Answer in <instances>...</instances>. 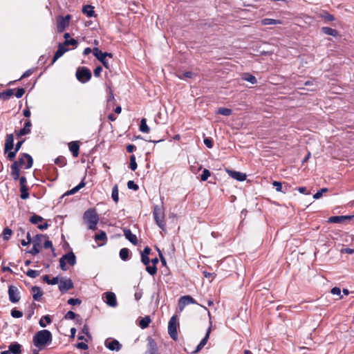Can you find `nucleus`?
<instances>
[{
	"instance_id": "obj_1",
	"label": "nucleus",
	"mask_w": 354,
	"mask_h": 354,
	"mask_svg": "<svg viewBox=\"0 0 354 354\" xmlns=\"http://www.w3.org/2000/svg\"><path fill=\"white\" fill-rule=\"evenodd\" d=\"M53 339L51 333L46 329L37 332L32 338V342L35 346L39 349L44 348L46 345L51 343Z\"/></svg>"
},
{
	"instance_id": "obj_2",
	"label": "nucleus",
	"mask_w": 354,
	"mask_h": 354,
	"mask_svg": "<svg viewBox=\"0 0 354 354\" xmlns=\"http://www.w3.org/2000/svg\"><path fill=\"white\" fill-rule=\"evenodd\" d=\"M83 218L89 230H95L99 221V216L95 209L91 208L84 213Z\"/></svg>"
},
{
	"instance_id": "obj_3",
	"label": "nucleus",
	"mask_w": 354,
	"mask_h": 354,
	"mask_svg": "<svg viewBox=\"0 0 354 354\" xmlns=\"http://www.w3.org/2000/svg\"><path fill=\"white\" fill-rule=\"evenodd\" d=\"M14 146V136L12 134H8L6 136V142H5V153L8 152V158L9 160H12L15 156L17 151L14 150L13 151H10V150L13 148Z\"/></svg>"
},
{
	"instance_id": "obj_4",
	"label": "nucleus",
	"mask_w": 354,
	"mask_h": 354,
	"mask_svg": "<svg viewBox=\"0 0 354 354\" xmlns=\"http://www.w3.org/2000/svg\"><path fill=\"white\" fill-rule=\"evenodd\" d=\"M76 77L80 82L86 83L91 80V73L86 67H79L76 71Z\"/></svg>"
},
{
	"instance_id": "obj_5",
	"label": "nucleus",
	"mask_w": 354,
	"mask_h": 354,
	"mask_svg": "<svg viewBox=\"0 0 354 354\" xmlns=\"http://www.w3.org/2000/svg\"><path fill=\"white\" fill-rule=\"evenodd\" d=\"M153 215L156 224L162 230L165 229V222L164 221V214L160 207L155 206L153 211Z\"/></svg>"
},
{
	"instance_id": "obj_6",
	"label": "nucleus",
	"mask_w": 354,
	"mask_h": 354,
	"mask_svg": "<svg viewBox=\"0 0 354 354\" xmlns=\"http://www.w3.org/2000/svg\"><path fill=\"white\" fill-rule=\"evenodd\" d=\"M9 301L12 303L15 304L19 301L21 297H20V292L17 287L10 285L8 286V290Z\"/></svg>"
},
{
	"instance_id": "obj_7",
	"label": "nucleus",
	"mask_w": 354,
	"mask_h": 354,
	"mask_svg": "<svg viewBox=\"0 0 354 354\" xmlns=\"http://www.w3.org/2000/svg\"><path fill=\"white\" fill-rule=\"evenodd\" d=\"M168 333L170 337L174 339H177V327H176V319L175 316L171 317L168 324Z\"/></svg>"
},
{
	"instance_id": "obj_8",
	"label": "nucleus",
	"mask_w": 354,
	"mask_h": 354,
	"mask_svg": "<svg viewBox=\"0 0 354 354\" xmlns=\"http://www.w3.org/2000/svg\"><path fill=\"white\" fill-rule=\"evenodd\" d=\"M104 346L110 351H119L122 348V344L115 339L108 338L104 342Z\"/></svg>"
},
{
	"instance_id": "obj_9",
	"label": "nucleus",
	"mask_w": 354,
	"mask_h": 354,
	"mask_svg": "<svg viewBox=\"0 0 354 354\" xmlns=\"http://www.w3.org/2000/svg\"><path fill=\"white\" fill-rule=\"evenodd\" d=\"M46 236L42 234H37L33 239V245L31 250L29 252L33 255L37 254L39 252L41 248V241L42 238H45Z\"/></svg>"
},
{
	"instance_id": "obj_10",
	"label": "nucleus",
	"mask_w": 354,
	"mask_h": 354,
	"mask_svg": "<svg viewBox=\"0 0 354 354\" xmlns=\"http://www.w3.org/2000/svg\"><path fill=\"white\" fill-rule=\"evenodd\" d=\"M24 158L27 160V164L26 165V169H28L32 167L33 160L32 156L28 153H23L21 157H19L18 160L15 161L14 162H17V166L19 167L23 165L25 162Z\"/></svg>"
},
{
	"instance_id": "obj_11",
	"label": "nucleus",
	"mask_w": 354,
	"mask_h": 354,
	"mask_svg": "<svg viewBox=\"0 0 354 354\" xmlns=\"http://www.w3.org/2000/svg\"><path fill=\"white\" fill-rule=\"evenodd\" d=\"M71 19V15H67L64 17H60L57 21V29L59 32H62L65 28L68 26Z\"/></svg>"
},
{
	"instance_id": "obj_12",
	"label": "nucleus",
	"mask_w": 354,
	"mask_h": 354,
	"mask_svg": "<svg viewBox=\"0 0 354 354\" xmlns=\"http://www.w3.org/2000/svg\"><path fill=\"white\" fill-rule=\"evenodd\" d=\"M103 298H105V302L108 306L113 308L118 306L116 296L114 292H106L103 294Z\"/></svg>"
},
{
	"instance_id": "obj_13",
	"label": "nucleus",
	"mask_w": 354,
	"mask_h": 354,
	"mask_svg": "<svg viewBox=\"0 0 354 354\" xmlns=\"http://www.w3.org/2000/svg\"><path fill=\"white\" fill-rule=\"evenodd\" d=\"M144 354H158L157 344L151 337H147V349Z\"/></svg>"
},
{
	"instance_id": "obj_14",
	"label": "nucleus",
	"mask_w": 354,
	"mask_h": 354,
	"mask_svg": "<svg viewBox=\"0 0 354 354\" xmlns=\"http://www.w3.org/2000/svg\"><path fill=\"white\" fill-rule=\"evenodd\" d=\"M73 288V283L71 279H62L59 282V290L61 292L65 293Z\"/></svg>"
},
{
	"instance_id": "obj_15",
	"label": "nucleus",
	"mask_w": 354,
	"mask_h": 354,
	"mask_svg": "<svg viewBox=\"0 0 354 354\" xmlns=\"http://www.w3.org/2000/svg\"><path fill=\"white\" fill-rule=\"evenodd\" d=\"M93 55L100 62H102V64H103V66L106 68H109V63L108 62L106 61V57L105 55H104V53L100 50H99L98 48L97 47H95L93 48Z\"/></svg>"
},
{
	"instance_id": "obj_16",
	"label": "nucleus",
	"mask_w": 354,
	"mask_h": 354,
	"mask_svg": "<svg viewBox=\"0 0 354 354\" xmlns=\"http://www.w3.org/2000/svg\"><path fill=\"white\" fill-rule=\"evenodd\" d=\"M190 304H196V302L191 296L186 295L180 298L178 306L180 310H182L185 306Z\"/></svg>"
},
{
	"instance_id": "obj_17",
	"label": "nucleus",
	"mask_w": 354,
	"mask_h": 354,
	"mask_svg": "<svg viewBox=\"0 0 354 354\" xmlns=\"http://www.w3.org/2000/svg\"><path fill=\"white\" fill-rule=\"evenodd\" d=\"M68 49L63 44H59L58 49L55 53L51 64H53L59 57H61Z\"/></svg>"
},
{
	"instance_id": "obj_18",
	"label": "nucleus",
	"mask_w": 354,
	"mask_h": 354,
	"mask_svg": "<svg viewBox=\"0 0 354 354\" xmlns=\"http://www.w3.org/2000/svg\"><path fill=\"white\" fill-rule=\"evenodd\" d=\"M210 333H211V326H209L208 328V329L207 330L206 334H205V337L201 339V341L200 342V343L197 346L196 348L193 352L194 353H198V351H200L204 347V346L207 342V340H208V339L209 337Z\"/></svg>"
},
{
	"instance_id": "obj_19",
	"label": "nucleus",
	"mask_w": 354,
	"mask_h": 354,
	"mask_svg": "<svg viewBox=\"0 0 354 354\" xmlns=\"http://www.w3.org/2000/svg\"><path fill=\"white\" fill-rule=\"evenodd\" d=\"M229 175L234 179L239 181H244L246 179V174L240 171L227 170Z\"/></svg>"
},
{
	"instance_id": "obj_20",
	"label": "nucleus",
	"mask_w": 354,
	"mask_h": 354,
	"mask_svg": "<svg viewBox=\"0 0 354 354\" xmlns=\"http://www.w3.org/2000/svg\"><path fill=\"white\" fill-rule=\"evenodd\" d=\"M31 127H32V123H31L30 120H26L24 124V128L20 129L19 131V132L17 133V136L18 137H20V136H25V135L30 133L31 131V129H30Z\"/></svg>"
},
{
	"instance_id": "obj_21",
	"label": "nucleus",
	"mask_w": 354,
	"mask_h": 354,
	"mask_svg": "<svg viewBox=\"0 0 354 354\" xmlns=\"http://www.w3.org/2000/svg\"><path fill=\"white\" fill-rule=\"evenodd\" d=\"M123 232L124 235L127 240L135 245L138 244L137 236L133 234L129 229H124Z\"/></svg>"
},
{
	"instance_id": "obj_22",
	"label": "nucleus",
	"mask_w": 354,
	"mask_h": 354,
	"mask_svg": "<svg viewBox=\"0 0 354 354\" xmlns=\"http://www.w3.org/2000/svg\"><path fill=\"white\" fill-rule=\"evenodd\" d=\"M10 174L15 180H19L20 176V169L17 166V162H13L10 166Z\"/></svg>"
},
{
	"instance_id": "obj_23",
	"label": "nucleus",
	"mask_w": 354,
	"mask_h": 354,
	"mask_svg": "<svg viewBox=\"0 0 354 354\" xmlns=\"http://www.w3.org/2000/svg\"><path fill=\"white\" fill-rule=\"evenodd\" d=\"M31 291L32 292V298L35 301H39L43 295V292L41 288L38 286H32L31 288Z\"/></svg>"
},
{
	"instance_id": "obj_24",
	"label": "nucleus",
	"mask_w": 354,
	"mask_h": 354,
	"mask_svg": "<svg viewBox=\"0 0 354 354\" xmlns=\"http://www.w3.org/2000/svg\"><path fill=\"white\" fill-rule=\"evenodd\" d=\"M70 151L72 153L73 156L76 158L79 155L80 146L76 141H72L68 144Z\"/></svg>"
},
{
	"instance_id": "obj_25",
	"label": "nucleus",
	"mask_w": 354,
	"mask_h": 354,
	"mask_svg": "<svg viewBox=\"0 0 354 354\" xmlns=\"http://www.w3.org/2000/svg\"><path fill=\"white\" fill-rule=\"evenodd\" d=\"M349 216H334L329 217L328 222L331 223H339L346 220L351 219Z\"/></svg>"
},
{
	"instance_id": "obj_26",
	"label": "nucleus",
	"mask_w": 354,
	"mask_h": 354,
	"mask_svg": "<svg viewBox=\"0 0 354 354\" xmlns=\"http://www.w3.org/2000/svg\"><path fill=\"white\" fill-rule=\"evenodd\" d=\"M21 346L17 342H13L8 346L10 353L12 354H21Z\"/></svg>"
},
{
	"instance_id": "obj_27",
	"label": "nucleus",
	"mask_w": 354,
	"mask_h": 354,
	"mask_svg": "<svg viewBox=\"0 0 354 354\" xmlns=\"http://www.w3.org/2000/svg\"><path fill=\"white\" fill-rule=\"evenodd\" d=\"M62 257L69 265L73 266L76 263V257L73 252H68Z\"/></svg>"
},
{
	"instance_id": "obj_28",
	"label": "nucleus",
	"mask_w": 354,
	"mask_h": 354,
	"mask_svg": "<svg viewBox=\"0 0 354 354\" xmlns=\"http://www.w3.org/2000/svg\"><path fill=\"white\" fill-rule=\"evenodd\" d=\"M82 11L88 17H92L95 16L94 7L91 5L84 6Z\"/></svg>"
},
{
	"instance_id": "obj_29",
	"label": "nucleus",
	"mask_w": 354,
	"mask_h": 354,
	"mask_svg": "<svg viewBox=\"0 0 354 354\" xmlns=\"http://www.w3.org/2000/svg\"><path fill=\"white\" fill-rule=\"evenodd\" d=\"M106 239H107L106 234L104 231H100V232L99 234H97L95 236V241H102V243L98 244V245H100V246L104 245L106 243Z\"/></svg>"
},
{
	"instance_id": "obj_30",
	"label": "nucleus",
	"mask_w": 354,
	"mask_h": 354,
	"mask_svg": "<svg viewBox=\"0 0 354 354\" xmlns=\"http://www.w3.org/2000/svg\"><path fill=\"white\" fill-rule=\"evenodd\" d=\"M261 25H263V26L277 25V24H281V21L278 19L265 18L261 21Z\"/></svg>"
},
{
	"instance_id": "obj_31",
	"label": "nucleus",
	"mask_w": 354,
	"mask_h": 354,
	"mask_svg": "<svg viewBox=\"0 0 354 354\" xmlns=\"http://www.w3.org/2000/svg\"><path fill=\"white\" fill-rule=\"evenodd\" d=\"M242 79L245 81H247V82L251 83L252 84H255L257 83V80L256 77L254 75H252V74L248 73H243L242 75Z\"/></svg>"
},
{
	"instance_id": "obj_32",
	"label": "nucleus",
	"mask_w": 354,
	"mask_h": 354,
	"mask_svg": "<svg viewBox=\"0 0 354 354\" xmlns=\"http://www.w3.org/2000/svg\"><path fill=\"white\" fill-rule=\"evenodd\" d=\"M129 250L127 248H123L120 250V257L122 261H128L129 259Z\"/></svg>"
},
{
	"instance_id": "obj_33",
	"label": "nucleus",
	"mask_w": 354,
	"mask_h": 354,
	"mask_svg": "<svg viewBox=\"0 0 354 354\" xmlns=\"http://www.w3.org/2000/svg\"><path fill=\"white\" fill-rule=\"evenodd\" d=\"M85 186V183L84 180H82L77 186L68 191L65 195H71L77 192L80 189L83 188Z\"/></svg>"
},
{
	"instance_id": "obj_34",
	"label": "nucleus",
	"mask_w": 354,
	"mask_h": 354,
	"mask_svg": "<svg viewBox=\"0 0 354 354\" xmlns=\"http://www.w3.org/2000/svg\"><path fill=\"white\" fill-rule=\"evenodd\" d=\"M13 95V90L11 88L7 89L0 93V98L3 100H8Z\"/></svg>"
},
{
	"instance_id": "obj_35",
	"label": "nucleus",
	"mask_w": 354,
	"mask_h": 354,
	"mask_svg": "<svg viewBox=\"0 0 354 354\" xmlns=\"http://www.w3.org/2000/svg\"><path fill=\"white\" fill-rule=\"evenodd\" d=\"M140 131L142 133H146L149 132L150 129L148 127V125L147 124L146 118H142L141 120L140 124Z\"/></svg>"
},
{
	"instance_id": "obj_36",
	"label": "nucleus",
	"mask_w": 354,
	"mask_h": 354,
	"mask_svg": "<svg viewBox=\"0 0 354 354\" xmlns=\"http://www.w3.org/2000/svg\"><path fill=\"white\" fill-rule=\"evenodd\" d=\"M322 32L327 35L330 36H337V31L332 28L330 27H323L322 28Z\"/></svg>"
},
{
	"instance_id": "obj_37",
	"label": "nucleus",
	"mask_w": 354,
	"mask_h": 354,
	"mask_svg": "<svg viewBox=\"0 0 354 354\" xmlns=\"http://www.w3.org/2000/svg\"><path fill=\"white\" fill-rule=\"evenodd\" d=\"M151 322V319L149 316H146L140 320L139 325L142 328L148 327Z\"/></svg>"
},
{
	"instance_id": "obj_38",
	"label": "nucleus",
	"mask_w": 354,
	"mask_h": 354,
	"mask_svg": "<svg viewBox=\"0 0 354 354\" xmlns=\"http://www.w3.org/2000/svg\"><path fill=\"white\" fill-rule=\"evenodd\" d=\"M50 322H51V319H50V316L45 315L40 319L39 324L41 327L44 328L46 326V323L50 324Z\"/></svg>"
},
{
	"instance_id": "obj_39",
	"label": "nucleus",
	"mask_w": 354,
	"mask_h": 354,
	"mask_svg": "<svg viewBox=\"0 0 354 354\" xmlns=\"http://www.w3.org/2000/svg\"><path fill=\"white\" fill-rule=\"evenodd\" d=\"M66 159L65 157L60 156L55 159V163L59 167H62L66 165Z\"/></svg>"
},
{
	"instance_id": "obj_40",
	"label": "nucleus",
	"mask_w": 354,
	"mask_h": 354,
	"mask_svg": "<svg viewBox=\"0 0 354 354\" xmlns=\"http://www.w3.org/2000/svg\"><path fill=\"white\" fill-rule=\"evenodd\" d=\"M111 197L115 203L118 202V187L117 185H115L112 189Z\"/></svg>"
},
{
	"instance_id": "obj_41",
	"label": "nucleus",
	"mask_w": 354,
	"mask_h": 354,
	"mask_svg": "<svg viewBox=\"0 0 354 354\" xmlns=\"http://www.w3.org/2000/svg\"><path fill=\"white\" fill-rule=\"evenodd\" d=\"M232 113V111L230 109L227 108H219L218 109L217 113L221 114L222 115L228 116L230 115Z\"/></svg>"
},
{
	"instance_id": "obj_42",
	"label": "nucleus",
	"mask_w": 354,
	"mask_h": 354,
	"mask_svg": "<svg viewBox=\"0 0 354 354\" xmlns=\"http://www.w3.org/2000/svg\"><path fill=\"white\" fill-rule=\"evenodd\" d=\"M28 189L27 187L23 186L22 187H20V192H21L20 197L21 199L26 200L29 198V194H28Z\"/></svg>"
},
{
	"instance_id": "obj_43",
	"label": "nucleus",
	"mask_w": 354,
	"mask_h": 354,
	"mask_svg": "<svg viewBox=\"0 0 354 354\" xmlns=\"http://www.w3.org/2000/svg\"><path fill=\"white\" fill-rule=\"evenodd\" d=\"M147 272L151 276L155 275L157 273V268L156 266H146Z\"/></svg>"
},
{
	"instance_id": "obj_44",
	"label": "nucleus",
	"mask_w": 354,
	"mask_h": 354,
	"mask_svg": "<svg viewBox=\"0 0 354 354\" xmlns=\"http://www.w3.org/2000/svg\"><path fill=\"white\" fill-rule=\"evenodd\" d=\"M12 234V231L11 229L6 227L3 231V240L8 241L10 239L11 235Z\"/></svg>"
},
{
	"instance_id": "obj_45",
	"label": "nucleus",
	"mask_w": 354,
	"mask_h": 354,
	"mask_svg": "<svg viewBox=\"0 0 354 354\" xmlns=\"http://www.w3.org/2000/svg\"><path fill=\"white\" fill-rule=\"evenodd\" d=\"M137 163H136V157L134 155H131L130 156V164H129V168L132 170V171H135L136 169H137Z\"/></svg>"
},
{
	"instance_id": "obj_46",
	"label": "nucleus",
	"mask_w": 354,
	"mask_h": 354,
	"mask_svg": "<svg viewBox=\"0 0 354 354\" xmlns=\"http://www.w3.org/2000/svg\"><path fill=\"white\" fill-rule=\"evenodd\" d=\"M43 220L44 218L41 216L37 214H34L30 218V221L32 224H37L38 223L41 222Z\"/></svg>"
},
{
	"instance_id": "obj_47",
	"label": "nucleus",
	"mask_w": 354,
	"mask_h": 354,
	"mask_svg": "<svg viewBox=\"0 0 354 354\" xmlns=\"http://www.w3.org/2000/svg\"><path fill=\"white\" fill-rule=\"evenodd\" d=\"M39 273H40V272L38 270H34L29 269L26 272V274L30 278H35L39 275Z\"/></svg>"
},
{
	"instance_id": "obj_48",
	"label": "nucleus",
	"mask_w": 354,
	"mask_h": 354,
	"mask_svg": "<svg viewBox=\"0 0 354 354\" xmlns=\"http://www.w3.org/2000/svg\"><path fill=\"white\" fill-rule=\"evenodd\" d=\"M327 192H328V189L326 188H322L320 190H319L318 192H317L313 195V198L315 199V200H317V199L320 198L322 196L324 193H326Z\"/></svg>"
},
{
	"instance_id": "obj_49",
	"label": "nucleus",
	"mask_w": 354,
	"mask_h": 354,
	"mask_svg": "<svg viewBox=\"0 0 354 354\" xmlns=\"http://www.w3.org/2000/svg\"><path fill=\"white\" fill-rule=\"evenodd\" d=\"M210 175H211L210 171L207 169H204L203 171V173L201 176V180L202 181H205L210 176Z\"/></svg>"
},
{
	"instance_id": "obj_50",
	"label": "nucleus",
	"mask_w": 354,
	"mask_h": 354,
	"mask_svg": "<svg viewBox=\"0 0 354 354\" xmlns=\"http://www.w3.org/2000/svg\"><path fill=\"white\" fill-rule=\"evenodd\" d=\"M194 75V73L190 71H186L182 73L181 75H178V77L180 80H183L185 78H192Z\"/></svg>"
},
{
	"instance_id": "obj_51",
	"label": "nucleus",
	"mask_w": 354,
	"mask_h": 354,
	"mask_svg": "<svg viewBox=\"0 0 354 354\" xmlns=\"http://www.w3.org/2000/svg\"><path fill=\"white\" fill-rule=\"evenodd\" d=\"M11 316L15 318H20L23 316V313L14 308L11 310Z\"/></svg>"
},
{
	"instance_id": "obj_52",
	"label": "nucleus",
	"mask_w": 354,
	"mask_h": 354,
	"mask_svg": "<svg viewBox=\"0 0 354 354\" xmlns=\"http://www.w3.org/2000/svg\"><path fill=\"white\" fill-rule=\"evenodd\" d=\"M127 187L129 189H133L134 191H137L139 188L138 185L134 183L133 180H129L127 183Z\"/></svg>"
},
{
	"instance_id": "obj_53",
	"label": "nucleus",
	"mask_w": 354,
	"mask_h": 354,
	"mask_svg": "<svg viewBox=\"0 0 354 354\" xmlns=\"http://www.w3.org/2000/svg\"><path fill=\"white\" fill-rule=\"evenodd\" d=\"M77 315H76L74 312L70 310L66 313V314L64 315V319H74Z\"/></svg>"
},
{
	"instance_id": "obj_54",
	"label": "nucleus",
	"mask_w": 354,
	"mask_h": 354,
	"mask_svg": "<svg viewBox=\"0 0 354 354\" xmlns=\"http://www.w3.org/2000/svg\"><path fill=\"white\" fill-rule=\"evenodd\" d=\"M81 300L79 299H75V298H70L67 303L70 305H77V304H81Z\"/></svg>"
},
{
	"instance_id": "obj_55",
	"label": "nucleus",
	"mask_w": 354,
	"mask_h": 354,
	"mask_svg": "<svg viewBox=\"0 0 354 354\" xmlns=\"http://www.w3.org/2000/svg\"><path fill=\"white\" fill-rule=\"evenodd\" d=\"M272 185L276 188V190L277 192H284L282 190V185H281V183L280 182H279V181H274L272 183Z\"/></svg>"
},
{
	"instance_id": "obj_56",
	"label": "nucleus",
	"mask_w": 354,
	"mask_h": 354,
	"mask_svg": "<svg viewBox=\"0 0 354 354\" xmlns=\"http://www.w3.org/2000/svg\"><path fill=\"white\" fill-rule=\"evenodd\" d=\"M24 93L25 89L24 88H18L15 95L17 98H20L24 95Z\"/></svg>"
},
{
	"instance_id": "obj_57",
	"label": "nucleus",
	"mask_w": 354,
	"mask_h": 354,
	"mask_svg": "<svg viewBox=\"0 0 354 354\" xmlns=\"http://www.w3.org/2000/svg\"><path fill=\"white\" fill-rule=\"evenodd\" d=\"M63 44L66 46H68V45H73V46H75V45H77V40H75V39H66L65 40V41L63 43Z\"/></svg>"
},
{
	"instance_id": "obj_58",
	"label": "nucleus",
	"mask_w": 354,
	"mask_h": 354,
	"mask_svg": "<svg viewBox=\"0 0 354 354\" xmlns=\"http://www.w3.org/2000/svg\"><path fill=\"white\" fill-rule=\"evenodd\" d=\"M204 144L206 145V147L209 149H211L213 147V142H212V140L209 138H205L204 139Z\"/></svg>"
},
{
	"instance_id": "obj_59",
	"label": "nucleus",
	"mask_w": 354,
	"mask_h": 354,
	"mask_svg": "<svg viewBox=\"0 0 354 354\" xmlns=\"http://www.w3.org/2000/svg\"><path fill=\"white\" fill-rule=\"evenodd\" d=\"M141 262L145 266L149 265L150 263V259L149 256L141 254Z\"/></svg>"
},
{
	"instance_id": "obj_60",
	"label": "nucleus",
	"mask_w": 354,
	"mask_h": 354,
	"mask_svg": "<svg viewBox=\"0 0 354 354\" xmlns=\"http://www.w3.org/2000/svg\"><path fill=\"white\" fill-rule=\"evenodd\" d=\"M296 189L301 194L309 195L310 194V192L307 191L306 188L305 187H299L296 188Z\"/></svg>"
},
{
	"instance_id": "obj_61",
	"label": "nucleus",
	"mask_w": 354,
	"mask_h": 354,
	"mask_svg": "<svg viewBox=\"0 0 354 354\" xmlns=\"http://www.w3.org/2000/svg\"><path fill=\"white\" fill-rule=\"evenodd\" d=\"M76 347L77 348L83 349V350H86L88 348V345L86 343L83 342L77 343L76 344Z\"/></svg>"
},
{
	"instance_id": "obj_62",
	"label": "nucleus",
	"mask_w": 354,
	"mask_h": 354,
	"mask_svg": "<svg viewBox=\"0 0 354 354\" xmlns=\"http://www.w3.org/2000/svg\"><path fill=\"white\" fill-rule=\"evenodd\" d=\"M59 266L62 270H66V260L62 257L59 259Z\"/></svg>"
},
{
	"instance_id": "obj_63",
	"label": "nucleus",
	"mask_w": 354,
	"mask_h": 354,
	"mask_svg": "<svg viewBox=\"0 0 354 354\" xmlns=\"http://www.w3.org/2000/svg\"><path fill=\"white\" fill-rule=\"evenodd\" d=\"M142 297V290L138 289L134 294V297H135L136 300H137V301L140 300Z\"/></svg>"
},
{
	"instance_id": "obj_64",
	"label": "nucleus",
	"mask_w": 354,
	"mask_h": 354,
	"mask_svg": "<svg viewBox=\"0 0 354 354\" xmlns=\"http://www.w3.org/2000/svg\"><path fill=\"white\" fill-rule=\"evenodd\" d=\"M102 67L99 66H97L95 69H94V71H93V73H94V75L95 77H99L100 75V73H102Z\"/></svg>"
}]
</instances>
